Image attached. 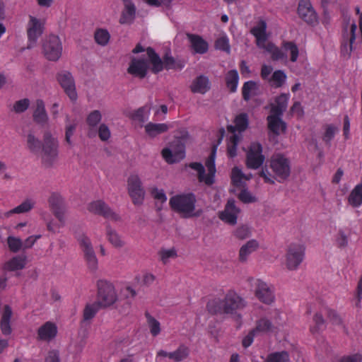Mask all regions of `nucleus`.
<instances>
[{
    "mask_svg": "<svg viewBox=\"0 0 362 362\" xmlns=\"http://www.w3.org/2000/svg\"><path fill=\"white\" fill-rule=\"evenodd\" d=\"M246 306L245 300L235 291L229 290L224 298H214L206 304L208 312L212 315H235L237 311Z\"/></svg>",
    "mask_w": 362,
    "mask_h": 362,
    "instance_id": "obj_1",
    "label": "nucleus"
},
{
    "mask_svg": "<svg viewBox=\"0 0 362 362\" xmlns=\"http://www.w3.org/2000/svg\"><path fill=\"white\" fill-rule=\"evenodd\" d=\"M197 199L194 194L189 192L173 196L169 204L173 211L182 215L183 218L198 216L195 212Z\"/></svg>",
    "mask_w": 362,
    "mask_h": 362,
    "instance_id": "obj_2",
    "label": "nucleus"
},
{
    "mask_svg": "<svg viewBox=\"0 0 362 362\" xmlns=\"http://www.w3.org/2000/svg\"><path fill=\"white\" fill-rule=\"evenodd\" d=\"M42 162L48 167L52 166L58 158L59 142L49 132H45L43 135Z\"/></svg>",
    "mask_w": 362,
    "mask_h": 362,
    "instance_id": "obj_3",
    "label": "nucleus"
},
{
    "mask_svg": "<svg viewBox=\"0 0 362 362\" xmlns=\"http://www.w3.org/2000/svg\"><path fill=\"white\" fill-rule=\"evenodd\" d=\"M97 287L98 293L95 303L101 308L110 307L117 302V294L112 283L106 280H99L97 282Z\"/></svg>",
    "mask_w": 362,
    "mask_h": 362,
    "instance_id": "obj_4",
    "label": "nucleus"
},
{
    "mask_svg": "<svg viewBox=\"0 0 362 362\" xmlns=\"http://www.w3.org/2000/svg\"><path fill=\"white\" fill-rule=\"evenodd\" d=\"M75 237L83 253V257L88 269L95 272L98 269V262L90 238L83 233H75Z\"/></svg>",
    "mask_w": 362,
    "mask_h": 362,
    "instance_id": "obj_5",
    "label": "nucleus"
},
{
    "mask_svg": "<svg viewBox=\"0 0 362 362\" xmlns=\"http://www.w3.org/2000/svg\"><path fill=\"white\" fill-rule=\"evenodd\" d=\"M270 168L274 173L275 179L279 182L285 181L290 176V160L282 154H276L272 156L270 160Z\"/></svg>",
    "mask_w": 362,
    "mask_h": 362,
    "instance_id": "obj_6",
    "label": "nucleus"
},
{
    "mask_svg": "<svg viewBox=\"0 0 362 362\" xmlns=\"http://www.w3.org/2000/svg\"><path fill=\"white\" fill-rule=\"evenodd\" d=\"M62 44L60 38L55 35H49L42 43V52L49 61H57L62 53Z\"/></svg>",
    "mask_w": 362,
    "mask_h": 362,
    "instance_id": "obj_7",
    "label": "nucleus"
},
{
    "mask_svg": "<svg viewBox=\"0 0 362 362\" xmlns=\"http://www.w3.org/2000/svg\"><path fill=\"white\" fill-rule=\"evenodd\" d=\"M127 190L134 205H140L143 203L145 190L138 175L132 174L128 177Z\"/></svg>",
    "mask_w": 362,
    "mask_h": 362,
    "instance_id": "obj_8",
    "label": "nucleus"
},
{
    "mask_svg": "<svg viewBox=\"0 0 362 362\" xmlns=\"http://www.w3.org/2000/svg\"><path fill=\"white\" fill-rule=\"evenodd\" d=\"M305 247L300 244H291L286 255V265L289 270H295L301 264L305 256Z\"/></svg>",
    "mask_w": 362,
    "mask_h": 362,
    "instance_id": "obj_9",
    "label": "nucleus"
},
{
    "mask_svg": "<svg viewBox=\"0 0 362 362\" xmlns=\"http://www.w3.org/2000/svg\"><path fill=\"white\" fill-rule=\"evenodd\" d=\"M87 209L89 212L101 216L109 221H118L120 220V216L115 212L104 201L100 199L89 203Z\"/></svg>",
    "mask_w": 362,
    "mask_h": 362,
    "instance_id": "obj_10",
    "label": "nucleus"
},
{
    "mask_svg": "<svg viewBox=\"0 0 362 362\" xmlns=\"http://www.w3.org/2000/svg\"><path fill=\"white\" fill-rule=\"evenodd\" d=\"M161 153L168 163H178L185 157V146L180 139H177L172 143L171 148H163Z\"/></svg>",
    "mask_w": 362,
    "mask_h": 362,
    "instance_id": "obj_11",
    "label": "nucleus"
},
{
    "mask_svg": "<svg viewBox=\"0 0 362 362\" xmlns=\"http://www.w3.org/2000/svg\"><path fill=\"white\" fill-rule=\"evenodd\" d=\"M356 30L357 25L355 23L351 25L349 30L347 28V25L343 29L341 42V54L344 58H349L354 49Z\"/></svg>",
    "mask_w": 362,
    "mask_h": 362,
    "instance_id": "obj_12",
    "label": "nucleus"
},
{
    "mask_svg": "<svg viewBox=\"0 0 362 362\" xmlns=\"http://www.w3.org/2000/svg\"><path fill=\"white\" fill-rule=\"evenodd\" d=\"M57 79L70 100L76 102L78 94L72 74L67 71H61L57 74Z\"/></svg>",
    "mask_w": 362,
    "mask_h": 362,
    "instance_id": "obj_13",
    "label": "nucleus"
},
{
    "mask_svg": "<svg viewBox=\"0 0 362 362\" xmlns=\"http://www.w3.org/2000/svg\"><path fill=\"white\" fill-rule=\"evenodd\" d=\"M44 30V23L36 17L30 16L27 25L28 48L35 46L37 40L42 35Z\"/></svg>",
    "mask_w": 362,
    "mask_h": 362,
    "instance_id": "obj_14",
    "label": "nucleus"
},
{
    "mask_svg": "<svg viewBox=\"0 0 362 362\" xmlns=\"http://www.w3.org/2000/svg\"><path fill=\"white\" fill-rule=\"evenodd\" d=\"M262 154V146L259 143L253 142L250 144L246 155V165L250 169L259 168L264 161Z\"/></svg>",
    "mask_w": 362,
    "mask_h": 362,
    "instance_id": "obj_15",
    "label": "nucleus"
},
{
    "mask_svg": "<svg viewBox=\"0 0 362 362\" xmlns=\"http://www.w3.org/2000/svg\"><path fill=\"white\" fill-rule=\"evenodd\" d=\"M49 209L62 226L65 225V203L62 195L52 192L48 199Z\"/></svg>",
    "mask_w": 362,
    "mask_h": 362,
    "instance_id": "obj_16",
    "label": "nucleus"
},
{
    "mask_svg": "<svg viewBox=\"0 0 362 362\" xmlns=\"http://www.w3.org/2000/svg\"><path fill=\"white\" fill-rule=\"evenodd\" d=\"M297 13L304 22L315 26L318 22V16L310 0H300Z\"/></svg>",
    "mask_w": 362,
    "mask_h": 362,
    "instance_id": "obj_17",
    "label": "nucleus"
},
{
    "mask_svg": "<svg viewBox=\"0 0 362 362\" xmlns=\"http://www.w3.org/2000/svg\"><path fill=\"white\" fill-rule=\"evenodd\" d=\"M253 287L255 296L263 303L271 304L275 299L274 291L267 284L259 280L254 281Z\"/></svg>",
    "mask_w": 362,
    "mask_h": 362,
    "instance_id": "obj_18",
    "label": "nucleus"
},
{
    "mask_svg": "<svg viewBox=\"0 0 362 362\" xmlns=\"http://www.w3.org/2000/svg\"><path fill=\"white\" fill-rule=\"evenodd\" d=\"M148 69L147 59L133 57L129 63L127 72L134 77L142 79L146 76Z\"/></svg>",
    "mask_w": 362,
    "mask_h": 362,
    "instance_id": "obj_19",
    "label": "nucleus"
},
{
    "mask_svg": "<svg viewBox=\"0 0 362 362\" xmlns=\"http://www.w3.org/2000/svg\"><path fill=\"white\" fill-rule=\"evenodd\" d=\"M58 333L57 325L51 321L42 324L37 330V339L42 341L49 342L54 339Z\"/></svg>",
    "mask_w": 362,
    "mask_h": 362,
    "instance_id": "obj_20",
    "label": "nucleus"
},
{
    "mask_svg": "<svg viewBox=\"0 0 362 362\" xmlns=\"http://www.w3.org/2000/svg\"><path fill=\"white\" fill-rule=\"evenodd\" d=\"M240 212L233 199L228 200L223 211L219 213V218L226 223L235 225L237 223L238 214Z\"/></svg>",
    "mask_w": 362,
    "mask_h": 362,
    "instance_id": "obj_21",
    "label": "nucleus"
},
{
    "mask_svg": "<svg viewBox=\"0 0 362 362\" xmlns=\"http://www.w3.org/2000/svg\"><path fill=\"white\" fill-rule=\"evenodd\" d=\"M124 8L122 11L119 22L122 25H131L136 18V8L132 0H122Z\"/></svg>",
    "mask_w": 362,
    "mask_h": 362,
    "instance_id": "obj_22",
    "label": "nucleus"
},
{
    "mask_svg": "<svg viewBox=\"0 0 362 362\" xmlns=\"http://www.w3.org/2000/svg\"><path fill=\"white\" fill-rule=\"evenodd\" d=\"M189 352V347L182 344L174 351L168 352L164 350L158 351L156 357H168L175 362H181L188 358Z\"/></svg>",
    "mask_w": 362,
    "mask_h": 362,
    "instance_id": "obj_23",
    "label": "nucleus"
},
{
    "mask_svg": "<svg viewBox=\"0 0 362 362\" xmlns=\"http://www.w3.org/2000/svg\"><path fill=\"white\" fill-rule=\"evenodd\" d=\"M267 25L264 20L260 19L250 30V33L255 37L256 45L260 48L266 44L268 39L267 33Z\"/></svg>",
    "mask_w": 362,
    "mask_h": 362,
    "instance_id": "obj_24",
    "label": "nucleus"
},
{
    "mask_svg": "<svg viewBox=\"0 0 362 362\" xmlns=\"http://www.w3.org/2000/svg\"><path fill=\"white\" fill-rule=\"evenodd\" d=\"M282 115L271 113L267 118L269 130L276 135L284 133L286 130V124L281 119Z\"/></svg>",
    "mask_w": 362,
    "mask_h": 362,
    "instance_id": "obj_25",
    "label": "nucleus"
},
{
    "mask_svg": "<svg viewBox=\"0 0 362 362\" xmlns=\"http://www.w3.org/2000/svg\"><path fill=\"white\" fill-rule=\"evenodd\" d=\"M191 47L197 54H203L207 52L209 49L208 42L203 37L196 34H187Z\"/></svg>",
    "mask_w": 362,
    "mask_h": 362,
    "instance_id": "obj_26",
    "label": "nucleus"
},
{
    "mask_svg": "<svg viewBox=\"0 0 362 362\" xmlns=\"http://www.w3.org/2000/svg\"><path fill=\"white\" fill-rule=\"evenodd\" d=\"M100 308H102L95 302L87 303L83 310V316L80 322L81 326L82 327L89 326Z\"/></svg>",
    "mask_w": 362,
    "mask_h": 362,
    "instance_id": "obj_27",
    "label": "nucleus"
},
{
    "mask_svg": "<svg viewBox=\"0 0 362 362\" xmlns=\"http://www.w3.org/2000/svg\"><path fill=\"white\" fill-rule=\"evenodd\" d=\"M146 51L148 58V62L151 64V71L154 74L161 72L163 70V59L153 48L148 47Z\"/></svg>",
    "mask_w": 362,
    "mask_h": 362,
    "instance_id": "obj_28",
    "label": "nucleus"
},
{
    "mask_svg": "<svg viewBox=\"0 0 362 362\" xmlns=\"http://www.w3.org/2000/svg\"><path fill=\"white\" fill-rule=\"evenodd\" d=\"M216 151V147L214 146L205 163L208 170V173L206 175V185L207 186L212 185L215 182V174L216 172L215 165Z\"/></svg>",
    "mask_w": 362,
    "mask_h": 362,
    "instance_id": "obj_29",
    "label": "nucleus"
},
{
    "mask_svg": "<svg viewBox=\"0 0 362 362\" xmlns=\"http://www.w3.org/2000/svg\"><path fill=\"white\" fill-rule=\"evenodd\" d=\"M211 83L207 76L200 75L197 76L190 86L191 91L194 93L205 94L209 90Z\"/></svg>",
    "mask_w": 362,
    "mask_h": 362,
    "instance_id": "obj_30",
    "label": "nucleus"
},
{
    "mask_svg": "<svg viewBox=\"0 0 362 362\" xmlns=\"http://www.w3.org/2000/svg\"><path fill=\"white\" fill-rule=\"evenodd\" d=\"M234 125L228 126V131L233 134H235V132H243L245 131L249 125V119L247 113H240L236 115L234 119Z\"/></svg>",
    "mask_w": 362,
    "mask_h": 362,
    "instance_id": "obj_31",
    "label": "nucleus"
},
{
    "mask_svg": "<svg viewBox=\"0 0 362 362\" xmlns=\"http://www.w3.org/2000/svg\"><path fill=\"white\" fill-rule=\"evenodd\" d=\"M26 262L27 257L25 255H16L4 263V269L9 272L21 270L25 268Z\"/></svg>",
    "mask_w": 362,
    "mask_h": 362,
    "instance_id": "obj_32",
    "label": "nucleus"
},
{
    "mask_svg": "<svg viewBox=\"0 0 362 362\" xmlns=\"http://www.w3.org/2000/svg\"><path fill=\"white\" fill-rule=\"evenodd\" d=\"M259 247V243L255 239L250 240L241 246L239 250V260L241 262L247 261V257Z\"/></svg>",
    "mask_w": 362,
    "mask_h": 362,
    "instance_id": "obj_33",
    "label": "nucleus"
},
{
    "mask_svg": "<svg viewBox=\"0 0 362 362\" xmlns=\"http://www.w3.org/2000/svg\"><path fill=\"white\" fill-rule=\"evenodd\" d=\"M259 93V84L253 81H248L244 83L242 87L243 98L249 101L252 97L257 95Z\"/></svg>",
    "mask_w": 362,
    "mask_h": 362,
    "instance_id": "obj_34",
    "label": "nucleus"
},
{
    "mask_svg": "<svg viewBox=\"0 0 362 362\" xmlns=\"http://www.w3.org/2000/svg\"><path fill=\"white\" fill-rule=\"evenodd\" d=\"M348 203L353 208H358L362 205V183L356 185L350 192Z\"/></svg>",
    "mask_w": 362,
    "mask_h": 362,
    "instance_id": "obj_35",
    "label": "nucleus"
},
{
    "mask_svg": "<svg viewBox=\"0 0 362 362\" xmlns=\"http://www.w3.org/2000/svg\"><path fill=\"white\" fill-rule=\"evenodd\" d=\"M289 94L281 93L275 99V105L272 106L271 113H276L277 115H283L286 110Z\"/></svg>",
    "mask_w": 362,
    "mask_h": 362,
    "instance_id": "obj_36",
    "label": "nucleus"
},
{
    "mask_svg": "<svg viewBox=\"0 0 362 362\" xmlns=\"http://www.w3.org/2000/svg\"><path fill=\"white\" fill-rule=\"evenodd\" d=\"M47 115L42 100H37L36 108L33 112L34 121L40 124H44L47 122Z\"/></svg>",
    "mask_w": 362,
    "mask_h": 362,
    "instance_id": "obj_37",
    "label": "nucleus"
},
{
    "mask_svg": "<svg viewBox=\"0 0 362 362\" xmlns=\"http://www.w3.org/2000/svg\"><path fill=\"white\" fill-rule=\"evenodd\" d=\"M169 126L164 123L148 122L145 125V132L150 137H155L158 134L166 132Z\"/></svg>",
    "mask_w": 362,
    "mask_h": 362,
    "instance_id": "obj_38",
    "label": "nucleus"
},
{
    "mask_svg": "<svg viewBox=\"0 0 362 362\" xmlns=\"http://www.w3.org/2000/svg\"><path fill=\"white\" fill-rule=\"evenodd\" d=\"M250 175H245L238 167H234L231 171V183L235 187H244L245 180H248Z\"/></svg>",
    "mask_w": 362,
    "mask_h": 362,
    "instance_id": "obj_39",
    "label": "nucleus"
},
{
    "mask_svg": "<svg viewBox=\"0 0 362 362\" xmlns=\"http://www.w3.org/2000/svg\"><path fill=\"white\" fill-rule=\"evenodd\" d=\"M261 49H265L267 52L271 54V58L273 61H279L286 58L285 54L283 51L276 46L273 42H268L264 44Z\"/></svg>",
    "mask_w": 362,
    "mask_h": 362,
    "instance_id": "obj_40",
    "label": "nucleus"
},
{
    "mask_svg": "<svg viewBox=\"0 0 362 362\" xmlns=\"http://www.w3.org/2000/svg\"><path fill=\"white\" fill-rule=\"evenodd\" d=\"M151 111L150 105H146L138 108L131 114L130 117L135 121L144 122L148 119Z\"/></svg>",
    "mask_w": 362,
    "mask_h": 362,
    "instance_id": "obj_41",
    "label": "nucleus"
},
{
    "mask_svg": "<svg viewBox=\"0 0 362 362\" xmlns=\"http://www.w3.org/2000/svg\"><path fill=\"white\" fill-rule=\"evenodd\" d=\"M238 81L239 76L236 70L233 69L228 71L226 76V83L227 88L231 93H234L237 90Z\"/></svg>",
    "mask_w": 362,
    "mask_h": 362,
    "instance_id": "obj_42",
    "label": "nucleus"
},
{
    "mask_svg": "<svg viewBox=\"0 0 362 362\" xmlns=\"http://www.w3.org/2000/svg\"><path fill=\"white\" fill-rule=\"evenodd\" d=\"M42 146V142L33 133L27 135V147L31 153L35 154L40 153Z\"/></svg>",
    "mask_w": 362,
    "mask_h": 362,
    "instance_id": "obj_43",
    "label": "nucleus"
},
{
    "mask_svg": "<svg viewBox=\"0 0 362 362\" xmlns=\"http://www.w3.org/2000/svg\"><path fill=\"white\" fill-rule=\"evenodd\" d=\"M106 236L108 241L115 247H121L124 243L121 237L109 224L106 226Z\"/></svg>",
    "mask_w": 362,
    "mask_h": 362,
    "instance_id": "obj_44",
    "label": "nucleus"
},
{
    "mask_svg": "<svg viewBox=\"0 0 362 362\" xmlns=\"http://www.w3.org/2000/svg\"><path fill=\"white\" fill-rule=\"evenodd\" d=\"M35 206V202L30 199L23 201L20 205L6 213L7 216L13 214H23L30 211Z\"/></svg>",
    "mask_w": 362,
    "mask_h": 362,
    "instance_id": "obj_45",
    "label": "nucleus"
},
{
    "mask_svg": "<svg viewBox=\"0 0 362 362\" xmlns=\"http://www.w3.org/2000/svg\"><path fill=\"white\" fill-rule=\"evenodd\" d=\"M287 78L286 74L282 70H276L274 71L269 79L270 85L275 88H281L286 82Z\"/></svg>",
    "mask_w": 362,
    "mask_h": 362,
    "instance_id": "obj_46",
    "label": "nucleus"
},
{
    "mask_svg": "<svg viewBox=\"0 0 362 362\" xmlns=\"http://www.w3.org/2000/svg\"><path fill=\"white\" fill-rule=\"evenodd\" d=\"M94 39L98 45L105 46L110 41V34L107 29L97 28L94 33Z\"/></svg>",
    "mask_w": 362,
    "mask_h": 362,
    "instance_id": "obj_47",
    "label": "nucleus"
},
{
    "mask_svg": "<svg viewBox=\"0 0 362 362\" xmlns=\"http://www.w3.org/2000/svg\"><path fill=\"white\" fill-rule=\"evenodd\" d=\"M290 356L286 351H275L267 355L264 362H289Z\"/></svg>",
    "mask_w": 362,
    "mask_h": 362,
    "instance_id": "obj_48",
    "label": "nucleus"
},
{
    "mask_svg": "<svg viewBox=\"0 0 362 362\" xmlns=\"http://www.w3.org/2000/svg\"><path fill=\"white\" fill-rule=\"evenodd\" d=\"M274 325L272 322L266 317L259 318L256 322V326L254 329L257 332H272Z\"/></svg>",
    "mask_w": 362,
    "mask_h": 362,
    "instance_id": "obj_49",
    "label": "nucleus"
},
{
    "mask_svg": "<svg viewBox=\"0 0 362 362\" xmlns=\"http://www.w3.org/2000/svg\"><path fill=\"white\" fill-rule=\"evenodd\" d=\"M163 69H182L184 65L181 62H177L170 54H165L163 58Z\"/></svg>",
    "mask_w": 362,
    "mask_h": 362,
    "instance_id": "obj_50",
    "label": "nucleus"
},
{
    "mask_svg": "<svg viewBox=\"0 0 362 362\" xmlns=\"http://www.w3.org/2000/svg\"><path fill=\"white\" fill-rule=\"evenodd\" d=\"M101 119L102 115L99 110H93L88 115L86 122L90 127V131L88 132L89 136H91V130L96 127Z\"/></svg>",
    "mask_w": 362,
    "mask_h": 362,
    "instance_id": "obj_51",
    "label": "nucleus"
},
{
    "mask_svg": "<svg viewBox=\"0 0 362 362\" xmlns=\"http://www.w3.org/2000/svg\"><path fill=\"white\" fill-rule=\"evenodd\" d=\"M337 131V128L333 124H327L325 126V132L322 134V139L327 146H331V141L334 138Z\"/></svg>",
    "mask_w": 362,
    "mask_h": 362,
    "instance_id": "obj_52",
    "label": "nucleus"
},
{
    "mask_svg": "<svg viewBox=\"0 0 362 362\" xmlns=\"http://www.w3.org/2000/svg\"><path fill=\"white\" fill-rule=\"evenodd\" d=\"M282 47L285 50L290 52L291 62H296L299 55V50L296 44L291 41H284L282 43Z\"/></svg>",
    "mask_w": 362,
    "mask_h": 362,
    "instance_id": "obj_53",
    "label": "nucleus"
},
{
    "mask_svg": "<svg viewBox=\"0 0 362 362\" xmlns=\"http://www.w3.org/2000/svg\"><path fill=\"white\" fill-rule=\"evenodd\" d=\"M240 141V136L237 134H232L228 142L227 153L230 158H234L237 155V146Z\"/></svg>",
    "mask_w": 362,
    "mask_h": 362,
    "instance_id": "obj_54",
    "label": "nucleus"
},
{
    "mask_svg": "<svg viewBox=\"0 0 362 362\" xmlns=\"http://www.w3.org/2000/svg\"><path fill=\"white\" fill-rule=\"evenodd\" d=\"M147 320L148 325L150 329V332L152 336L156 337L160 332V322L152 317L148 313L145 314Z\"/></svg>",
    "mask_w": 362,
    "mask_h": 362,
    "instance_id": "obj_55",
    "label": "nucleus"
},
{
    "mask_svg": "<svg viewBox=\"0 0 362 362\" xmlns=\"http://www.w3.org/2000/svg\"><path fill=\"white\" fill-rule=\"evenodd\" d=\"M314 325H311L310 330L312 334L317 333L320 330L325 327V321L320 313H316L313 316Z\"/></svg>",
    "mask_w": 362,
    "mask_h": 362,
    "instance_id": "obj_56",
    "label": "nucleus"
},
{
    "mask_svg": "<svg viewBox=\"0 0 362 362\" xmlns=\"http://www.w3.org/2000/svg\"><path fill=\"white\" fill-rule=\"evenodd\" d=\"M158 255L161 262L164 264H166L170 259H175L177 256V251L175 248L161 249L158 252Z\"/></svg>",
    "mask_w": 362,
    "mask_h": 362,
    "instance_id": "obj_57",
    "label": "nucleus"
},
{
    "mask_svg": "<svg viewBox=\"0 0 362 362\" xmlns=\"http://www.w3.org/2000/svg\"><path fill=\"white\" fill-rule=\"evenodd\" d=\"M7 245L11 252L16 253L23 249V241L18 238L8 236L7 238Z\"/></svg>",
    "mask_w": 362,
    "mask_h": 362,
    "instance_id": "obj_58",
    "label": "nucleus"
},
{
    "mask_svg": "<svg viewBox=\"0 0 362 362\" xmlns=\"http://www.w3.org/2000/svg\"><path fill=\"white\" fill-rule=\"evenodd\" d=\"M190 168L197 172V178L199 182H204L206 185L205 169L201 163L193 162L188 165Z\"/></svg>",
    "mask_w": 362,
    "mask_h": 362,
    "instance_id": "obj_59",
    "label": "nucleus"
},
{
    "mask_svg": "<svg viewBox=\"0 0 362 362\" xmlns=\"http://www.w3.org/2000/svg\"><path fill=\"white\" fill-rule=\"evenodd\" d=\"M233 235L239 240H245L251 235L250 228L245 225L240 226L234 230Z\"/></svg>",
    "mask_w": 362,
    "mask_h": 362,
    "instance_id": "obj_60",
    "label": "nucleus"
},
{
    "mask_svg": "<svg viewBox=\"0 0 362 362\" xmlns=\"http://www.w3.org/2000/svg\"><path fill=\"white\" fill-rule=\"evenodd\" d=\"M334 241L338 247L344 248L348 245L349 237L342 229H339L335 236Z\"/></svg>",
    "mask_w": 362,
    "mask_h": 362,
    "instance_id": "obj_61",
    "label": "nucleus"
},
{
    "mask_svg": "<svg viewBox=\"0 0 362 362\" xmlns=\"http://www.w3.org/2000/svg\"><path fill=\"white\" fill-rule=\"evenodd\" d=\"M215 48L218 50L224 51L227 53L230 52V47L228 39L226 37H221L215 41Z\"/></svg>",
    "mask_w": 362,
    "mask_h": 362,
    "instance_id": "obj_62",
    "label": "nucleus"
},
{
    "mask_svg": "<svg viewBox=\"0 0 362 362\" xmlns=\"http://www.w3.org/2000/svg\"><path fill=\"white\" fill-rule=\"evenodd\" d=\"M30 101L27 98H24L20 100H18L13 105V110L16 113H21L25 112L29 107Z\"/></svg>",
    "mask_w": 362,
    "mask_h": 362,
    "instance_id": "obj_63",
    "label": "nucleus"
},
{
    "mask_svg": "<svg viewBox=\"0 0 362 362\" xmlns=\"http://www.w3.org/2000/svg\"><path fill=\"white\" fill-rule=\"evenodd\" d=\"M151 196L156 200L164 203L167 201V197L165 194L163 189H159L157 187H154L151 189Z\"/></svg>",
    "mask_w": 362,
    "mask_h": 362,
    "instance_id": "obj_64",
    "label": "nucleus"
}]
</instances>
